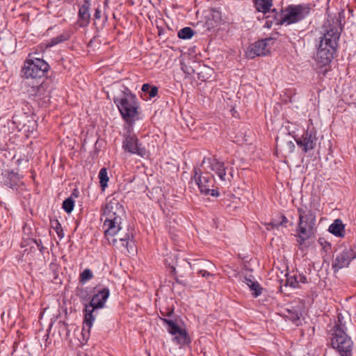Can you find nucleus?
I'll return each instance as SVG.
<instances>
[{
  "label": "nucleus",
  "instance_id": "12",
  "mask_svg": "<svg viewBox=\"0 0 356 356\" xmlns=\"http://www.w3.org/2000/svg\"><path fill=\"white\" fill-rule=\"evenodd\" d=\"M355 258H356V252L351 248H345L336 256L332 262L334 271L337 272L343 268L348 267Z\"/></svg>",
  "mask_w": 356,
  "mask_h": 356
},
{
  "label": "nucleus",
  "instance_id": "36",
  "mask_svg": "<svg viewBox=\"0 0 356 356\" xmlns=\"http://www.w3.org/2000/svg\"><path fill=\"white\" fill-rule=\"evenodd\" d=\"M288 222V220L286 216H282V221L280 222V225H284Z\"/></svg>",
  "mask_w": 356,
  "mask_h": 356
},
{
  "label": "nucleus",
  "instance_id": "35",
  "mask_svg": "<svg viewBox=\"0 0 356 356\" xmlns=\"http://www.w3.org/2000/svg\"><path fill=\"white\" fill-rule=\"evenodd\" d=\"M94 17L96 19H99L101 18V10L99 7L95 9Z\"/></svg>",
  "mask_w": 356,
  "mask_h": 356
},
{
  "label": "nucleus",
  "instance_id": "27",
  "mask_svg": "<svg viewBox=\"0 0 356 356\" xmlns=\"http://www.w3.org/2000/svg\"><path fill=\"white\" fill-rule=\"evenodd\" d=\"M70 38V35L67 33H63L59 35H57L56 37L52 38L49 43V46L52 47L56 44H58L60 42H64Z\"/></svg>",
  "mask_w": 356,
  "mask_h": 356
},
{
  "label": "nucleus",
  "instance_id": "30",
  "mask_svg": "<svg viewBox=\"0 0 356 356\" xmlns=\"http://www.w3.org/2000/svg\"><path fill=\"white\" fill-rule=\"evenodd\" d=\"M93 277V274L92 271L86 268L83 270V271L80 274L79 280L81 283H85L87 281L91 280Z\"/></svg>",
  "mask_w": 356,
  "mask_h": 356
},
{
  "label": "nucleus",
  "instance_id": "32",
  "mask_svg": "<svg viewBox=\"0 0 356 356\" xmlns=\"http://www.w3.org/2000/svg\"><path fill=\"white\" fill-rule=\"evenodd\" d=\"M198 274L201 275L202 277H213L214 275L208 272L207 270L201 269L198 271Z\"/></svg>",
  "mask_w": 356,
  "mask_h": 356
},
{
  "label": "nucleus",
  "instance_id": "38",
  "mask_svg": "<svg viewBox=\"0 0 356 356\" xmlns=\"http://www.w3.org/2000/svg\"><path fill=\"white\" fill-rule=\"evenodd\" d=\"M22 161H24L26 163H27L29 162V160L28 159H19L17 162L18 163V165H19Z\"/></svg>",
  "mask_w": 356,
  "mask_h": 356
},
{
  "label": "nucleus",
  "instance_id": "19",
  "mask_svg": "<svg viewBox=\"0 0 356 356\" xmlns=\"http://www.w3.org/2000/svg\"><path fill=\"white\" fill-rule=\"evenodd\" d=\"M255 9L260 13H266L273 6V0H253Z\"/></svg>",
  "mask_w": 356,
  "mask_h": 356
},
{
  "label": "nucleus",
  "instance_id": "31",
  "mask_svg": "<svg viewBox=\"0 0 356 356\" xmlns=\"http://www.w3.org/2000/svg\"><path fill=\"white\" fill-rule=\"evenodd\" d=\"M54 229H55L56 234H58L60 238H62L64 236V233L61 227L60 223L58 220L54 221V224L53 225Z\"/></svg>",
  "mask_w": 356,
  "mask_h": 356
},
{
  "label": "nucleus",
  "instance_id": "23",
  "mask_svg": "<svg viewBox=\"0 0 356 356\" xmlns=\"http://www.w3.org/2000/svg\"><path fill=\"white\" fill-rule=\"evenodd\" d=\"M141 90L145 94L148 95V96L147 97V99L154 97L158 94L157 87L152 86L148 83L143 84Z\"/></svg>",
  "mask_w": 356,
  "mask_h": 356
},
{
  "label": "nucleus",
  "instance_id": "2",
  "mask_svg": "<svg viewBox=\"0 0 356 356\" xmlns=\"http://www.w3.org/2000/svg\"><path fill=\"white\" fill-rule=\"evenodd\" d=\"M114 225L116 228L111 232H108L109 230L107 229H104L105 237L109 243L122 251L126 250L129 254H134L136 245L132 229L124 227L122 224H119V226Z\"/></svg>",
  "mask_w": 356,
  "mask_h": 356
},
{
  "label": "nucleus",
  "instance_id": "7",
  "mask_svg": "<svg viewBox=\"0 0 356 356\" xmlns=\"http://www.w3.org/2000/svg\"><path fill=\"white\" fill-rule=\"evenodd\" d=\"M49 68V64L44 60L34 58L32 54H29L24 62L22 70L23 76L26 79H40L45 76Z\"/></svg>",
  "mask_w": 356,
  "mask_h": 356
},
{
  "label": "nucleus",
  "instance_id": "11",
  "mask_svg": "<svg viewBox=\"0 0 356 356\" xmlns=\"http://www.w3.org/2000/svg\"><path fill=\"white\" fill-rule=\"evenodd\" d=\"M133 126L128 125L127 133L124 136L122 148L127 153L143 156L146 154L145 148L139 143L136 136L132 132Z\"/></svg>",
  "mask_w": 356,
  "mask_h": 356
},
{
  "label": "nucleus",
  "instance_id": "10",
  "mask_svg": "<svg viewBox=\"0 0 356 356\" xmlns=\"http://www.w3.org/2000/svg\"><path fill=\"white\" fill-rule=\"evenodd\" d=\"M193 179L197 185L201 194L204 195H209L213 197H218L219 195L217 188H213L215 179L212 175L198 172L195 170Z\"/></svg>",
  "mask_w": 356,
  "mask_h": 356
},
{
  "label": "nucleus",
  "instance_id": "24",
  "mask_svg": "<svg viewBox=\"0 0 356 356\" xmlns=\"http://www.w3.org/2000/svg\"><path fill=\"white\" fill-rule=\"evenodd\" d=\"M246 284L249 286L250 289L253 291V296L258 297L262 292V288L260 286L257 282L252 281L250 279H245Z\"/></svg>",
  "mask_w": 356,
  "mask_h": 356
},
{
  "label": "nucleus",
  "instance_id": "6",
  "mask_svg": "<svg viewBox=\"0 0 356 356\" xmlns=\"http://www.w3.org/2000/svg\"><path fill=\"white\" fill-rule=\"evenodd\" d=\"M110 292L108 288H104L97 291L95 293L89 305H86L84 312V321L83 330L87 329L88 332H90L92 327V323L95 320V317L92 315L95 309H101L104 307L105 302L109 296Z\"/></svg>",
  "mask_w": 356,
  "mask_h": 356
},
{
  "label": "nucleus",
  "instance_id": "28",
  "mask_svg": "<svg viewBox=\"0 0 356 356\" xmlns=\"http://www.w3.org/2000/svg\"><path fill=\"white\" fill-rule=\"evenodd\" d=\"M99 178L101 187L104 189L107 186V183L109 179L106 168H103L100 170L99 172Z\"/></svg>",
  "mask_w": 356,
  "mask_h": 356
},
{
  "label": "nucleus",
  "instance_id": "17",
  "mask_svg": "<svg viewBox=\"0 0 356 356\" xmlns=\"http://www.w3.org/2000/svg\"><path fill=\"white\" fill-rule=\"evenodd\" d=\"M328 231L337 237H343L345 235V225L341 220L337 218L330 225Z\"/></svg>",
  "mask_w": 356,
  "mask_h": 356
},
{
  "label": "nucleus",
  "instance_id": "20",
  "mask_svg": "<svg viewBox=\"0 0 356 356\" xmlns=\"http://www.w3.org/2000/svg\"><path fill=\"white\" fill-rule=\"evenodd\" d=\"M174 341L180 345H186L191 343L190 337L186 330H181L177 335H175Z\"/></svg>",
  "mask_w": 356,
  "mask_h": 356
},
{
  "label": "nucleus",
  "instance_id": "25",
  "mask_svg": "<svg viewBox=\"0 0 356 356\" xmlns=\"http://www.w3.org/2000/svg\"><path fill=\"white\" fill-rule=\"evenodd\" d=\"M6 175L7 179L10 181H6L5 184L8 187L12 188L13 186H15L19 181V177L17 173H15L13 172H8Z\"/></svg>",
  "mask_w": 356,
  "mask_h": 356
},
{
  "label": "nucleus",
  "instance_id": "14",
  "mask_svg": "<svg viewBox=\"0 0 356 356\" xmlns=\"http://www.w3.org/2000/svg\"><path fill=\"white\" fill-rule=\"evenodd\" d=\"M316 141V134L312 131H307L300 138L296 140L297 145L305 153L315 147Z\"/></svg>",
  "mask_w": 356,
  "mask_h": 356
},
{
  "label": "nucleus",
  "instance_id": "22",
  "mask_svg": "<svg viewBox=\"0 0 356 356\" xmlns=\"http://www.w3.org/2000/svg\"><path fill=\"white\" fill-rule=\"evenodd\" d=\"M161 319L168 325V331L172 335H177L182 330L172 320L165 318H161Z\"/></svg>",
  "mask_w": 356,
  "mask_h": 356
},
{
  "label": "nucleus",
  "instance_id": "9",
  "mask_svg": "<svg viewBox=\"0 0 356 356\" xmlns=\"http://www.w3.org/2000/svg\"><path fill=\"white\" fill-rule=\"evenodd\" d=\"M331 346L335 349L340 356H352L353 341L351 338L340 330L330 334Z\"/></svg>",
  "mask_w": 356,
  "mask_h": 356
},
{
  "label": "nucleus",
  "instance_id": "40",
  "mask_svg": "<svg viewBox=\"0 0 356 356\" xmlns=\"http://www.w3.org/2000/svg\"><path fill=\"white\" fill-rule=\"evenodd\" d=\"M170 268H171V273H176V269H175V267L173 266H169Z\"/></svg>",
  "mask_w": 356,
  "mask_h": 356
},
{
  "label": "nucleus",
  "instance_id": "16",
  "mask_svg": "<svg viewBox=\"0 0 356 356\" xmlns=\"http://www.w3.org/2000/svg\"><path fill=\"white\" fill-rule=\"evenodd\" d=\"M90 0H83V3L79 6L76 21V24L79 27H86L89 25L90 22Z\"/></svg>",
  "mask_w": 356,
  "mask_h": 356
},
{
  "label": "nucleus",
  "instance_id": "18",
  "mask_svg": "<svg viewBox=\"0 0 356 356\" xmlns=\"http://www.w3.org/2000/svg\"><path fill=\"white\" fill-rule=\"evenodd\" d=\"M307 277L305 275L300 273H295L292 275H287L286 280V285L290 286L293 288L299 286L300 283H306Z\"/></svg>",
  "mask_w": 356,
  "mask_h": 356
},
{
  "label": "nucleus",
  "instance_id": "21",
  "mask_svg": "<svg viewBox=\"0 0 356 356\" xmlns=\"http://www.w3.org/2000/svg\"><path fill=\"white\" fill-rule=\"evenodd\" d=\"M346 321H344L343 316L341 314H339L337 316V321H335L334 325L330 330V333L333 334L334 332H336L337 330L346 332Z\"/></svg>",
  "mask_w": 356,
  "mask_h": 356
},
{
  "label": "nucleus",
  "instance_id": "5",
  "mask_svg": "<svg viewBox=\"0 0 356 356\" xmlns=\"http://www.w3.org/2000/svg\"><path fill=\"white\" fill-rule=\"evenodd\" d=\"M271 13L273 14L275 24L290 25L305 18L309 13V8L303 4H291L282 9L280 13L276 9H273Z\"/></svg>",
  "mask_w": 356,
  "mask_h": 356
},
{
  "label": "nucleus",
  "instance_id": "29",
  "mask_svg": "<svg viewBox=\"0 0 356 356\" xmlns=\"http://www.w3.org/2000/svg\"><path fill=\"white\" fill-rule=\"evenodd\" d=\"M74 207V201L72 197H68L63 202V209L67 213L72 211Z\"/></svg>",
  "mask_w": 356,
  "mask_h": 356
},
{
  "label": "nucleus",
  "instance_id": "26",
  "mask_svg": "<svg viewBox=\"0 0 356 356\" xmlns=\"http://www.w3.org/2000/svg\"><path fill=\"white\" fill-rule=\"evenodd\" d=\"M194 35V31L191 27H185L178 32V37L181 39L188 40L191 38Z\"/></svg>",
  "mask_w": 356,
  "mask_h": 356
},
{
  "label": "nucleus",
  "instance_id": "4",
  "mask_svg": "<svg viewBox=\"0 0 356 356\" xmlns=\"http://www.w3.org/2000/svg\"><path fill=\"white\" fill-rule=\"evenodd\" d=\"M113 102L122 118L129 124L128 125L133 126L139 116V106L136 96L127 90L121 97L114 98Z\"/></svg>",
  "mask_w": 356,
  "mask_h": 356
},
{
  "label": "nucleus",
  "instance_id": "1",
  "mask_svg": "<svg viewBox=\"0 0 356 356\" xmlns=\"http://www.w3.org/2000/svg\"><path fill=\"white\" fill-rule=\"evenodd\" d=\"M102 220H103V229H107L111 232L122 224L125 218V211L123 205L115 197L107 198L102 207Z\"/></svg>",
  "mask_w": 356,
  "mask_h": 356
},
{
  "label": "nucleus",
  "instance_id": "15",
  "mask_svg": "<svg viewBox=\"0 0 356 356\" xmlns=\"http://www.w3.org/2000/svg\"><path fill=\"white\" fill-rule=\"evenodd\" d=\"M203 165L215 171L220 179L224 180L226 175L225 163L216 157H204Z\"/></svg>",
  "mask_w": 356,
  "mask_h": 356
},
{
  "label": "nucleus",
  "instance_id": "37",
  "mask_svg": "<svg viewBox=\"0 0 356 356\" xmlns=\"http://www.w3.org/2000/svg\"><path fill=\"white\" fill-rule=\"evenodd\" d=\"M207 268L209 270H211L212 268H215V266L211 262H207Z\"/></svg>",
  "mask_w": 356,
  "mask_h": 356
},
{
  "label": "nucleus",
  "instance_id": "3",
  "mask_svg": "<svg viewBox=\"0 0 356 356\" xmlns=\"http://www.w3.org/2000/svg\"><path fill=\"white\" fill-rule=\"evenodd\" d=\"M339 38V34L334 29H330L324 34L316 55V60L320 67L326 66L332 61Z\"/></svg>",
  "mask_w": 356,
  "mask_h": 356
},
{
  "label": "nucleus",
  "instance_id": "33",
  "mask_svg": "<svg viewBox=\"0 0 356 356\" xmlns=\"http://www.w3.org/2000/svg\"><path fill=\"white\" fill-rule=\"evenodd\" d=\"M289 315L288 316V318H290L293 321H296L300 318L299 314L298 312H290L289 311Z\"/></svg>",
  "mask_w": 356,
  "mask_h": 356
},
{
  "label": "nucleus",
  "instance_id": "34",
  "mask_svg": "<svg viewBox=\"0 0 356 356\" xmlns=\"http://www.w3.org/2000/svg\"><path fill=\"white\" fill-rule=\"evenodd\" d=\"M318 242L321 243V245L323 246V249L325 251H327V250L330 248V244L329 243H327V241H323V239L320 238L318 240Z\"/></svg>",
  "mask_w": 356,
  "mask_h": 356
},
{
  "label": "nucleus",
  "instance_id": "13",
  "mask_svg": "<svg viewBox=\"0 0 356 356\" xmlns=\"http://www.w3.org/2000/svg\"><path fill=\"white\" fill-rule=\"evenodd\" d=\"M270 50L267 46L266 40H259L249 46L246 51V56L254 58L257 56H264L269 54Z\"/></svg>",
  "mask_w": 356,
  "mask_h": 356
},
{
  "label": "nucleus",
  "instance_id": "39",
  "mask_svg": "<svg viewBox=\"0 0 356 356\" xmlns=\"http://www.w3.org/2000/svg\"><path fill=\"white\" fill-rule=\"evenodd\" d=\"M172 312H173V310H172V309H171V310H170L168 313H167V314H165L164 312H163L162 311H161V315H162V316H170V314H171Z\"/></svg>",
  "mask_w": 356,
  "mask_h": 356
},
{
  "label": "nucleus",
  "instance_id": "8",
  "mask_svg": "<svg viewBox=\"0 0 356 356\" xmlns=\"http://www.w3.org/2000/svg\"><path fill=\"white\" fill-rule=\"evenodd\" d=\"M298 213L299 217L297 229L298 242L302 245L312 236L316 217L311 211L307 212L302 208H298Z\"/></svg>",
  "mask_w": 356,
  "mask_h": 356
}]
</instances>
